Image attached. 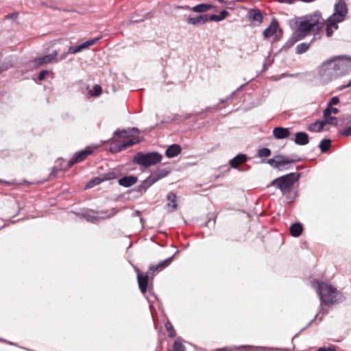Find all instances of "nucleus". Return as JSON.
Listing matches in <instances>:
<instances>
[{
  "label": "nucleus",
  "mask_w": 351,
  "mask_h": 351,
  "mask_svg": "<svg viewBox=\"0 0 351 351\" xmlns=\"http://www.w3.org/2000/svg\"><path fill=\"white\" fill-rule=\"evenodd\" d=\"M323 19L319 12L299 18L295 22V31L298 39L311 34H317L323 27Z\"/></svg>",
  "instance_id": "1"
},
{
  "label": "nucleus",
  "mask_w": 351,
  "mask_h": 351,
  "mask_svg": "<svg viewBox=\"0 0 351 351\" xmlns=\"http://www.w3.org/2000/svg\"><path fill=\"white\" fill-rule=\"evenodd\" d=\"M312 286L318 293L320 300L327 305L336 303L340 300L341 293L331 285L318 280H313Z\"/></svg>",
  "instance_id": "2"
},
{
  "label": "nucleus",
  "mask_w": 351,
  "mask_h": 351,
  "mask_svg": "<svg viewBox=\"0 0 351 351\" xmlns=\"http://www.w3.org/2000/svg\"><path fill=\"white\" fill-rule=\"evenodd\" d=\"M299 178L300 174L298 173H291L272 180L271 185L276 186L283 195H285L290 192Z\"/></svg>",
  "instance_id": "3"
},
{
  "label": "nucleus",
  "mask_w": 351,
  "mask_h": 351,
  "mask_svg": "<svg viewBox=\"0 0 351 351\" xmlns=\"http://www.w3.org/2000/svg\"><path fill=\"white\" fill-rule=\"evenodd\" d=\"M339 75L331 58L325 61L319 68L318 76L323 83H328Z\"/></svg>",
  "instance_id": "4"
},
{
  "label": "nucleus",
  "mask_w": 351,
  "mask_h": 351,
  "mask_svg": "<svg viewBox=\"0 0 351 351\" xmlns=\"http://www.w3.org/2000/svg\"><path fill=\"white\" fill-rule=\"evenodd\" d=\"M162 158V156L158 152H150L147 154L138 152L134 156V161L138 165L145 167H148L159 163L161 161Z\"/></svg>",
  "instance_id": "5"
},
{
  "label": "nucleus",
  "mask_w": 351,
  "mask_h": 351,
  "mask_svg": "<svg viewBox=\"0 0 351 351\" xmlns=\"http://www.w3.org/2000/svg\"><path fill=\"white\" fill-rule=\"evenodd\" d=\"M331 59L339 75H344L351 66V57L350 56H339Z\"/></svg>",
  "instance_id": "6"
},
{
  "label": "nucleus",
  "mask_w": 351,
  "mask_h": 351,
  "mask_svg": "<svg viewBox=\"0 0 351 351\" xmlns=\"http://www.w3.org/2000/svg\"><path fill=\"white\" fill-rule=\"evenodd\" d=\"M348 9L344 1L340 0L335 5V12L330 16L331 19L335 20L337 22H342L347 14Z\"/></svg>",
  "instance_id": "7"
},
{
  "label": "nucleus",
  "mask_w": 351,
  "mask_h": 351,
  "mask_svg": "<svg viewBox=\"0 0 351 351\" xmlns=\"http://www.w3.org/2000/svg\"><path fill=\"white\" fill-rule=\"evenodd\" d=\"M58 54V51H54L51 54H48L46 56H43L42 57L35 58L34 60V66L38 67L43 64L51 63L52 62H56Z\"/></svg>",
  "instance_id": "8"
},
{
  "label": "nucleus",
  "mask_w": 351,
  "mask_h": 351,
  "mask_svg": "<svg viewBox=\"0 0 351 351\" xmlns=\"http://www.w3.org/2000/svg\"><path fill=\"white\" fill-rule=\"evenodd\" d=\"M139 143V140L137 138H132L121 143H117L110 147V151L112 153H118L131 147L136 143Z\"/></svg>",
  "instance_id": "9"
},
{
  "label": "nucleus",
  "mask_w": 351,
  "mask_h": 351,
  "mask_svg": "<svg viewBox=\"0 0 351 351\" xmlns=\"http://www.w3.org/2000/svg\"><path fill=\"white\" fill-rule=\"evenodd\" d=\"M93 152L92 149L86 148L84 150H82L78 153H76L74 157L71 159L69 162V167H72L73 165L77 162H80L83 161L88 156L91 154Z\"/></svg>",
  "instance_id": "10"
},
{
  "label": "nucleus",
  "mask_w": 351,
  "mask_h": 351,
  "mask_svg": "<svg viewBox=\"0 0 351 351\" xmlns=\"http://www.w3.org/2000/svg\"><path fill=\"white\" fill-rule=\"evenodd\" d=\"M173 259V256L160 262L157 265H151L149 269V274H154L158 271H161L168 267L172 262Z\"/></svg>",
  "instance_id": "11"
},
{
  "label": "nucleus",
  "mask_w": 351,
  "mask_h": 351,
  "mask_svg": "<svg viewBox=\"0 0 351 351\" xmlns=\"http://www.w3.org/2000/svg\"><path fill=\"white\" fill-rule=\"evenodd\" d=\"M173 259V256L160 262L157 265H151L149 269V274H154L158 271H161L168 267L172 262Z\"/></svg>",
  "instance_id": "12"
},
{
  "label": "nucleus",
  "mask_w": 351,
  "mask_h": 351,
  "mask_svg": "<svg viewBox=\"0 0 351 351\" xmlns=\"http://www.w3.org/2000/svg\"><path fill=\"white\" fill-rule=\"evenodd\" d=\"M248 19L254 25H257L262 23L263 15L260 10L252 9L247 14Z\"/></svg>",
  "instance_id": "13"
},
{
  "label": "nucleus",
  "mask_w": 351,
  "mask_h": 351,
  "mask_svg": "<svg viewBox=\"0 0 351 351\" xmlns=\"http://www.w3.org/2000/svg\"><path fill=\"white\" fill-rule=\"evenodd\" d=\"M208 17L207 14H201L195 17L189 16L186 20V22L189 25L197 26L207 23Z\"/></svg>",
  "instance_id": "14"
},
{
  "label": "nucleus",
  "mask_w": 351,
  "mask_h": 351,
  "mask_svg": "<svg viewBox=\"0 0 351 351\" xmlns=\"http://www.w3.org/2000/svg\"><path fill=\"white\" fill-rule=\"evenodd\" d=\"M290 131L289 128L282 127H276L273 130V136L276 139H284L290 136Z\"/></svg>",
  "instance_id": "15"
},
{
  "label": "nucleus",
  "mask_w": 351,
  "mask_h": 351,
  "mask_svg": "<svg viewBox=\"0 0 351 351\" xmlns=\"http://www.w3.org/2000/svg\"><path fill=\"white\" fill-rule=\"evenodd\" d=\"M293 141L299 145H306L309 142L308 135L304 132H298L295 134Z\"/></svg>",
  "instance_id": "16"
},
{
  "label": "nucleus",
  "mask_w": 351,
  "mask_h": 351,
  "mask_svg": "<svg viewBox=\"0 0 351 351\" xmlns=\"http://www.w3.org/2000/svg\"><path fill=\"white\" fill-rule=\"evenodd\" d=\"M339 22L336 21L335 20L331 19V18L328 17L326 21V34L328 37H330L334 30H337L338 29V23Z\"/></svg>",
  "instance_id": "17"
},
{
  "label": "nucleus",
  "mask_w": 351,
  "mask_h": 351,
  "mask_svg": "<svg viewBox=\"0 0 351 351\" xmlns=\"http://www.w3.org/2000/svg\"><path fill=\"white\" fill-rule=\"evenodd\" d=\"M247 157L245 154H239L230 160V165L232 168L237 169L238 166L247 161Z\"/></svg>",
  "instance_id": "18"
},
{
  "label": "nucleus",
  "mask_w": 351,
  "mask_h": 351,
  "mask_svg": "<svg viewBox=\"0 0 351 351\" xmlns=\"http://www.w3.org/2000/svg\"><path fill=\"white\" fill-rule=\"evenodd\" d=\"M138 178L134 176H125L119 180V184L125 187H130L136 184Z\"/></svg>",
  "instance_id": "19"
},
{
  "label": "nucleus",
  "mask_w": 351,
  "mask_h": 351,
  "mask_svg": "<svg viewBox=\"0 0 351 351\" xmlns=\"http://www.w3.org/2000/svg\"><path fill=\"white\" fill-rule=\"evenodd\" d=\"M138 283L141 292L145 293L147 289L148 275L138 274Z\"/></svg>",
  "instance_id": "20"
},
{
  "label": "nucleus",
  "mask_w": 351,
  "mask_h": 351,
  "mask_svg": "<svg viewBox=\"0 0 351 351\" xmlns=\"http://www.w3.org/2000/svg\"><path fill=\"white\" fill-rule=\"evenodd\" d=\"M278 22L273 21L270 25L263 31V35L265 38H268L273 36L277 30Z\"/></svg>",
  "instance_id": "21"
},
{
  "label": "nucleus",
  "mask_w": 351,
  "mask_h": 351,
  "mask_svg": "<svg viewBox=\"0 0 351 351\" xmlns=\"http://www.w3.org/2000/svg\"><path fill=\"white\" fill-rule=\"evenodd\" d=\"M176 197V195L173 192H170L167 195L168 203L167 206L170 212L175 211L177 209Z\"/></svg>",
  "instance_id": "22"
},
{
  "label": "nucleus",
  "mask_w": 351,
  "mask_h": 351,
  "mask_svg": "<svg viewBox=\"0 0 351 351\" xmlns=\"http://www.w3.org/2000/svg\"><path fill=\"white\" fill-rule=\"evenodd\" d=\"M182 151L181 147L177 144L169 146L166 150V156L168 158H173L178 156Z\"/></svg>",
  "instance_id": "23"
},
{
  "label": "nucleus",
  "mask_w": 351,
  "mask_h": 351,
  "mask_svg": "<svg viewBox=\"0 0 351 351\" xmlns=\"http://www.w3.org/2000/svg\"><path fill=\"white\" fill-rule=\"evenodd\" d=\"M215 8L214 5L209 3H200L191 8V11L198 13H204L212 8Z\"/></svg>",
  "instance_id": "24"
},
{
  "label": "nucleus",
  "mask_w": 351,
  "mask_h": 351,
  "mask_svg": "<svg viewBox=\"0 0 351 351\" xmlns=\"http://www.w3.org/2000/svg\"><path fill=\"white\" fill-rule=\"evenodd\" d=\"M155 182L156 180L154 178L153 176L150 175L147 179L143 180L142 183L139 185V191H145L149 186H151Z\"/></svg>",
  "instance_id": "25"
},
{
  "label": "nucleus",
  "mask_w": 351,
  "mask_h": 351,
  "mask_svg": "<svg viewBox=\"0 0 351 351\" xmlns=\"http://www.w3.org/2000/svg\"><path fill=\"white\" fill-rule=\"evenodd\" d=\"M112 178V177L110 176L109 175H105L104 178H101L99 177H96L94 179L91 180L90 182H88L85 188L86 189H90L92 188L96 185L99 184L102 181L110 180Z\"/></svg>",
  "instance_id": "26"
},
{
  "label": "nucleus",
  "mask_w": 351,
  "mask_h": 351,
  "mask_svg": "<svg viewBox=\"0 0 351 351\" xmlns=\"http://www.w3.org/2000/svg\"><path fill=\"white\" fill-rule=\"evenodd\" d=\"M276 158L278 160L277 164L278 165V169H281L284 166L291 164L294 162L293 160H291L282 155H276Z\"/></svg>",
  "instance_id": "27"
},
{
  "label": "nucleus",
  "mask_w": 351,
  "mask_h": 351,
  "mask_svg": "<svg viewBox=\"0 0 351 351\" xmlns=\"http://www.w3.org/2000/svg\"><path fill=\"white\" fill-rule=\"evenodd\" d=\"M325 125V122L322 121H316L315 123L308 126V130L311 132H321Z\"/></svg>",
  "instance_id": "28"
},
{
  "label": "nucleus",
  "mask_w": 351,
  "mask_h": 351,
  "mask_svg": "<svg viewBox=\"0 0 351 351\" xmlns=\"http://www.w3.org/2000/svg\"><path fill=\"white\" fill-rule=\"evenodd\" d=\"M302 226L299 223H293L290 227L291 234L295 237H299L302 234Z\"/></svg>",
  "instance_id": "29"
},
{
  "label": "nucleus",
  "mask_w": 351,
  "mask_h": 351,
  "mask_svg": "<svg viewBox=\"0 0 351 351\" xmlns=\"http://www.w3.org/2000/svg\"><path fill=\"white\" fill-rule=\"evenodd\" d=\"M228 15H229L228 12H227L226 10H222L220 12L219 15L211 14L209 16L208 20L210 21L219 22V21H221L223 19H225Z\"/></svg>",
  "instance_id": "30"
},
{
  "label": "nucleus",
  "mask_w": 351,
  "mask_h": 351,
  "mask_svg": "<svg viewBox=\"0 0 351 351\" xmlns=\"http://www.w3.org/2000/svg\"><path fill=\"white\" fill-rule=\"evenodd\" d=\"M169 173V171L166 169H158L155 173H152L154 178L155 179L156 182L159 180L161 178H163L164 177L167 176Z\"/></svg>",
  "instance_id": "31"
},
{
  "label": "nucleus",
  "mask_w": 351,
  "mask_h": 351,
  "mask_svg": "<svg viewBox=\"0 0 351 351\" xmlns=\"http://www.w3.org/2000/svg\"><path fill=\"white\" fill-rule=\"evenodd\" d=\"M100 38H101V37L95 38L93 39L88 40L84 42V43L80 45L79 47H80L81 51L86 49L88 48L89 47L95 45Z\"/></svg>",
  "instance_id": "32"
},
{
  "label": "nucleus",
  "mask_w": 351,
  "mask_h": 351,
  "mask_svg": "<svg viewBox=\"0 0 351 351\" xmlns=\"http://www.w3.org/2000/svg\"><path fill=\"white\" fill-rule=\"evenodd\" d=\"M309 47H310V43H300V44L298 45V46L296 47V53L298 54H302V53L306 52L308 49Z\"/></svg>",
  "instance_id": "33"
},
{
  "label": "nucleus",
  "mask_w": 351,
  "mask_h": 351,
  "mask_svg": "<svg viewBox=\"0 0 351 351\" xmlns=\"http://www.w3.org/2000/svg\"><path fill=\"white\" fill-rule=\"evenodd\" d=\"M330 144L331 141L330 139H323L319 145L322 152H326L329 149Z\"/></svg>",
  "instance_id": "34"
},
{
  "label": "nucleus",
  "mask_w": 351,
  "mask_h": 351,
  "mask_svg": "<svg viewBox=\"0 0 351 351\" xmlns=\"http://www.w3.org/2000/svg\"><path fill=\"white\" fill-rule=\"evenodd\" d=\"M339 112V110L337 108H334L332 106H327L326 108L324 110L323 115L324 117H328L331 115V114H336Z\"/></svg>",
  "instance_id": "35"
},
{
  "label": "nucleus",
  "mask_w": 351,
  "mask_h": 351,
  "mask_svg": "<svg viewBox=\"0 0 351 351\" xmlns=\"http://www.w3.org/2000/svg\"><path fill=\"white\" fill-rule=\"evenodd\" d=\"M131 135V133L126 130H117L114 132V136L119 138H128Z\"/></svg>",
  "instance_id": "36"
},
{
  "label": "nucleus",
  "mask_w": 351,
  "mask_h": 351,
  "mask_svg": "<svg viewBox=\"0 0 351 351\" xmlns=\"http://www.w3.org/2000/svg\"><path fill=\"white\" fill-rule=\"evenodd\" d=\"M324 121H323L325 122V125L326 124H330V125H337V117H331L330 115H329L328 117H324Z\"/></svg>",
  "instance_id": "37"
},
{
  "label": "nucleus",
  "mask_w": 351,
  "mask_h": 351,
  "mask_svg": "<svg viewBox=\"0 0 351 351\" xmlns=\"http://www.w3.org/2000/svg\"><path fill=\"white\" fill-rule=\"evenodd\" d=\"M271 150L268 148H262L258 150V156L261 158L268 157L271 155Z\"/></svg>",
  "instance_id": "38"
},
{
  "label": "nucleus",
  "mask_w": 351,
  "mask_h": 351,
  "mask_svg": "<svg viewBox=\"0 0 351 351\" xmlns=\"http://www.w3.org/2000/svg\"><path fill=\"white\" fill-rule=\"evenodd\" d=\"M173 350L174 351H185V348L180 341L176 340L173 343Z\"/></svg>",
  "instance_id": "39"
},
{
  "label": "nucleus",
  "mask_w": 351,
  "mask_h": 351,
  "mask_svg": "<svg viewBox=\"0 0 351 351\" xmlns=\"http://www.w3.org/2000/svg\"><path fill=\"white\" fill-rule=\"evenodd\" d=\"M277 158L276 156H275L274 158H270L267 160V163L271 165L272 167L278 169V165L277 164Z\"/></svg>",
  "instance_id": "40"
},
{
  "label": "nucleus",
  "mask_w": 351,
  "mask_h": 351,
  "mask_svg": "<svg viewBox=\"0 0 351 351\" xmlns=\"http://www.w3.org/2000/svg\"><path fill=\"white\" fill-rule=\"evenodd\" d=\"M101 91H102V89H101V87L99 85H95L93 87V93H92L93 95L94 96H99L101 94Z\"/></svg>",
  "instance_id": "41"
},
{
  "label": "nucleus",
  "mask_w": 351,
  "mask_h": 351,
  "mask_svg": "<svg viewBox=\"0 0 351 351\" xmlns=\"http://www.w3.org/2000/svg\"><path fill=\"white\" fill-rule=\"evenodd\" d=\"M167 330L169 332V336L171 337H174L176 336V331L173 328V326L169 325H166Z\"/></svg>",
  "instance_id": "42"
},
{
  "label": "nucleus",
  "mask_w": 351,
  "mask_h": 351,
  "mask_svg": "<svg viewBox=\"0 0 351 351\" xmlns=\"http://www.w3.org/2000/svg\"><path fill=\"white\" fill-rule=\"evenodd\" d=\"M80 51H81V49H80L79 46H77V47H70L69 48V49H68L67 53L74 54V53H78Z\"/></svg>",
  "instance_id": "43"
},
{
  "label": "nucleus",
  "mask_w": 351,
  "mask_h": 351,
  "mask_svg": "<svg viewBox=\"0 0 351 351\" xmlns=\"http://www.w3.org/2000/svg\"><path fill=\"white\" fill-rule=\"evenodd\" d=\"M339 102V98L337 97H333L330 99V101L328 104V106H332L338 104Z\"/></svg>",
  "instance_id": "44"
},
{
  "label": "nucleus",
  "mask_w": 351,
  "mask_h": 351,
  "mask_svg": "<svg viewBox=\"0 0 351 351\" xmlns=\"http://www.w3.org/2000/svg\"><path fill=\"white\" fill-rule=\"evenodd\" d=\"M48 73L49 72L47 70H44V71H40L39 75H38V80L40 81L43 80L45 78V76L48 74Z\"/></svg>",
  "instance_id": "45"
},
{
  "label": "nucleus",
  "mask_w": 351,
  "mask_h": 351,
  "mask_svg": "<svg viewBox=\"0 0 351 351\" xmlns=\"http://www.w3.org/2000/svg\"><path fill=\"white\" fill-rule=\"evenodd\" d=\"M341 134L346 136H348L351 135V125L348 128L343 130L341 132Z\"/></svg>",
  "instance_id": "46"
},
{
  "label": "nucleus",
  "mask_w": 351,
  "mask_h": 351,
  "mask_svg": "<svg viewBox=\"0 0 351 351\" xmlns=\"http://www.w3.org/2000/svg\"><path fill=\"white\" fill-rule=\"evenodd\" d=\"M84 217L87 219V221H92V222H95L97 219V217L90 216L88 214L84 215Z\"/></svg>",
  "instance_id": "47"
},
{
  "label": "nucleus",
  "mask_w": 351,
  "mask_h": 351,
  "mask_svg": "<svg viewBox=\"0 0 351 351\" xmlns=\"http://www.w3.org/2000/svg\"><path fill=\"white\" fill-rule=\"evenodd\" d=\"M192 7H189V5H176L175 8L178 10H191Z\"/></svg>",
  "instance_id": "48"
},
{
  "label": "nucleus",
  "mask_w": 351,
  "mask_h": 351,
  "mask_svg": "<svg viewBox=\"0 0 351 351\" xmlns=\"http://www.w3.org/2000/svg\"><path fill=\"white\" fill-rule=\"evenodd\" d=\"M251 346H243L239 348V351H251Z\"/></svg>",
  "instance_id": "49"
},
{
  "label": "nucleus",
  "mask_w": 351,
  "mask_h": 351,
  "mask_svg": "<svg viewBox=\"0 0 351 351\" xmlns=\"http://www.w3.org/2000/svg\"><path fill=\"white\" fill-rule=\"evenodd\" d=\"M317 351H337L335 348H325V347H322V348H319Z\"/></svg>",
  "instance_id": "50"
},
{
  "label": "nucleus",
  "mask_w": 351,
  "mask_h": 351,
  "mask_svg": "<svg viewBox=\"0 0 351 351\" xmlns=\"http://www.w3.org/2000/svg\"><path fill=\"white\" fill-rule=\"evenodd\" d=\"M227 4H228V8L232 9L233 8V6L234 5V2L229 1L227 3Z\"/></svg>",
  "instance_id": "51"
},
{
  "label": "nucleus",
  "mask_w": 351,
  "mask_h": 351,
  "mask_svg": "<svg viewBox=\"0 0 351 351\" xmlns=\"http://www.w3.org/2000/svg\"><path fill=\"white\" fill-rule=\"evenodd\" d=\"M16 17H17L16 14H9V15L6 16V18H9V19H15Z\"/></svg>",
  "instance_id": "52"
},
{
  "label": "nucleus",
  "mask_w": 351,
  "mask_h": 351,
  "mask_svg": "<svg viewBox=\"0 0 351 351\" xmlns=\"http://www.w3.org/2000/svg\"><path fill=\"white\" fill-rule=\"evenodd\" d=\"M115 213H116V212L113 210L110 215H108V217L114 216L115 215Z\"/></svg>",
  "instance_id": "53"
},
{
  "label": "nucleus",
  "mask_w": 351,
  "mask_h": 351,
  "mask_svg": "<svg viewBox=\"0 0 351 351\" xmlns=\"http://www.w3.org/2000/svg\"><path fill=\"white\" fill-rule=\"evenodd\" d=\"M220 3H227L228 1L226 0H217Z\"/></svg>",
  "instance_id": "54"
},
{
  "label": "nucleus",
  "mask_w": 351,
  "mask_h": 351,
  "mask_svg": "<svg viewBox=\"0 0 351 351\" xmlns=\"http://www.w3.org/2000/svg\"><path fill=\"white\" fill-rule=\"evenodd\" d=\"M350 86H351V79L350 80V81L348 83V84L346 86V87H350Z\"/></svg>",
  "instance_id": "55"
},
{
  "label": "nucleus",
  "mask_w": 351,
  "mask_h": 351,
  "mask_svg": "<svg viewBox=\"0 0 351 351\" xmlns=\"http://www.w3.org/2000/svg\"><path fill=\"white\" fill-rule=\"evenodd\" d=\"M66 54H63L61 58H60V60H63L66 58Z\"/></svg>",
  "instance_id": "56"
},
{
  "label": "nucleus",
  "mask_w": 351,
  "mask_h": 351,
  "mask_svg": "<svg viewBox=\"0 0 351 351\" xmlns=\"http://www.w3.org/2000/svg\"><path fill=\"white\" fill-rule=\"evenodd\" d=\"M132 131H134V132H137V131H138V129H137V128H133L132 129Z\"/></svg>",
  "instance_id": "57"
},
{
  "label": "nucleus",
  "mask_w": 351,
  "mask_h": 351,
  "mask_svg": "<svg viewBox=\"0 0 351 351\" xmlns=\"http://www.w3.org/2000/svg\"><path fill=\"white\" fill-rule=\"evenodd\" d=\"M279 1L281 2V3H284V2H286L287 0H279Z\"/></svg>",
  "instance_id": "58"
},
{
  "label": "nucleus",
  "mask_w": 351,
  "mask_h": 351,
  "mask_svg": "<svg viewBox=\"0 0 351 351\" xmlns=\"http://www.w3.org/2000/svg\"><path fill=\"white\" fill-rule=\"evenodd\" d=\"M169 351H172V350H169Z\"/></svg>",
  "instance_id": "59"
}]
</instances>
